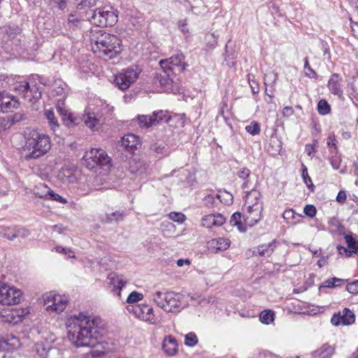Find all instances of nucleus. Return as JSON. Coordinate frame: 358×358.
Listing matches in <instances>:
<instances>
[{
	"label": "nucleus",
	"mask_w": 358,
	"mask_h": 358,
	"mask_svg": "<svg viewBox=\"0 0 358 358\" xmlns=\"http://www.w3.org/2000/svg\"><path fill=\"white\" fill-rule=\"evenodd\" d=\"M69 341L76 347H94L102 337V321L83 313L73 315L66 320Z\"/></svg>",
	"instance_id": "1"
},
{
	"label": "nucleus",
	"mask_w": 358,
	"mask_h": 358,
	"mask_svg": "<svg viewBox=\"0 0 358 358\" xmlns=\"http://www.w3.org/2000/svg\"><path fill=\"white\" fill-rule=\"evenodd\" d=\"M90 40L93 52L104 60L115 58L122 52V41L113 34L94 31L91 32Z\"/></svg>",
	"instance_id": "2"
},
{
	"label": "nucleus",
	"mask_w": 358,
	"mask_h": 358,
	"mask_svg": "<svg viewBox=\"0 0 358 358\" xmlns=\"http://www.w3.org/2000/svg\"><path fill=\"white\" fill-rule=\"evenodd\" d=\"M51 145L50 138L48 135L31 131L26 138L23 147L24 158L27 160L39 159L49 152Z\"/></svg>",
	"instance_id": "3"
},
{
	"label": "nucleus",
	"mask_w": 358,
	"mask_h": 358,
	"mask_svg": "<svg viewBox=\"0 0 358 358\" xmlns=\"http://www.w3.org/2000/svg\"><path fill=\"white\" fill-rule=\"evenodd\" d=\"M152 299L167 313H179L187 306L185 295L173 292L157 291L152 294Z\"/></svg>",
	"instance_id": "4"
},
{
	"label": "nucleus",
	"mask_w": 358,
	"mask_h": 358,
	"mask_svg": "<svg viewBox=\"0 0 358 358\" xmlns=\"http://www.w3.org/2000/svg\"><path fill=\"white\" fill-rule=\"evenodd\" d=\"M88 20L96 27H111L117 22V14L111 7L99 8L89 12Z\"/></svg>",
	"instance_id": "5"
},
{
	"label": "nucleus",
	"mask_w": 358,
	"mask_h": 358,
	"mask_svg": "<svg viewBox=\"0 0 358 358\" xmlns=\"http://www.w3.org/2000/svg\"><path fill=\"white\" fill-rule=\"evenodd\" d=\"M86 167L92 170L97 167L108 171L110 167V159L102 149L92 148L85 152L83 157Z\"/></svg>",
	"instance_id": "6"
},
{
	"label": "nucleus",
	"mask_w": 358,
	"mask_h": 358,
	"mask_svg": "<svg viewBox=\"0 0 358 358\" xmlns=\"http://www.w3.org/2000/svg\"><path fill=\"white\" fill-rule=\"evenodd\" d=\"M141 69L137 66H133L122 70L115 76L114 82L121 90H127L139 77Z\"/></svg>",
	"instance_id": "7"
},
{
	"label": "nucleus",
	"mask_w": 358,
	"mask_h": 358,
	"mask_svg": "<svg viewBox=\"0 0 358 358\" xmlns=\"http://www.w3.org/2000/svg\"><path fill=\"white\" fill-rule=\"evenodd\" d=\"M52 96H59L57 99V110L63 116L64 119H67L73 122L72 115L64 107V99L67 96V85L61 80H55L52 85Z\"/></svg>",
	"instance_id": "8"
},
{
	"label": "nucleus",
	"mask_w": 358,
	"mask_h": 358,
	"mask_svg": "<svg viewBox=\"0 0 358 358\" xmlns=\"http://www.w3.org/2000/svg\"><path fill=\"white\" fill-rule=\"evenodd\" d=\"M127 310L142 321L152 324H157V318L154 315L153 308L148 304L128 305Z\"/></svg>",
	"instance_id": "9"
},
{
	"label": "nucleus",
	"mask_w": 358,
	"mask_h": 358,
	"mask_svg": "<svg viewBox=\"0 0 358 358\" xmlns=\"http://www.w3.org/2000/svg\"><path fill=\"white\" fill-rule=\"evenodd\" d=\"M44 303L48 312L60 313L66 308L69 299L65 296L56 294L52 292L43 296Z\"/></svg>",
	"instance_id": "10"
},
{
	"label": "nucleus",
	"mask_w": 358,
	"mask_h": 358,
	"mask_svg": "<svg viewBox=\"0 0 358 358\" xmlns=\"http://www.w3.org/2000/svg\"><path fill=\"white\" fill-rule=\"evenodd\" d=\"M184 55L180 52L173 55L169 59L161 60L159 64L166 76H169L173 68H178L180 72L185 70L187 65L184 62Z\"/></svg>",
	"instance_id": "11"
},
{
	"label": "nucleus",
	"mask_w": 358,
	"mask_h": 358,
	"mask_svg": "<svg viewBox=\"0 0 358 358\" xmlns=\"http://www.w3.org/2000/svg\"><path fill=\"white\" fill-rule=\"evenodd\" d=\"M22 299V292L15 287H10L5 284V289L1 301V305L12 306L20 303Z\"/></svg>",
	"instance_id": "12"
},
{
	"label": "nucleus",
	"mask_w": 358,
	"mask_h": 358,
	"mask_svg": "<svg viewBox=\"0 0 358 358\" xmlns=\"http://www.w3.org/2000/svg\"><path fill=\"white\" fill-rule=\"evenodd\" d=\"M343 78L337 73H333L327 83V87L330 93L337 96L338 99H343Z\"/></svg>",
	"instance_id": "13"
},
{
	"label": "nucleus",
	"mask_w": 358,
	"mask_h": 358,
	"mask_svg": "<svg viewBox=\"0 0 358 358\" xmlns=\"http://www.w3.org/2000/svg\"><path fill=\"white\" fill-rule=\"evenodd\" d=\"M355 315L352 310L348 308H345L342 313L339 312L334 314L331 319V322L334 326L350 325L355 322Z\"/></svg>",
	"instance_id": "14"
},
{
	"label": "nucleus",
	"mask_w": 358,
	"mask_h": 358,
	"mask_svg": "<svg viewBox=\"0 0 358 358\" xmlns=\"http://www.w3.org/2000/svg\"><path fill=\"white\" fill-rule=\"evenodd\" d=\"M263 209L257 208H249L245 207L243 209V217L246 225L252 227L255 225L262 218V213Z\"/></svg>",
	"instance_id": "15"
},
{
	"label": "nucleus",
	"mask_w": 358,
	"mask_h": 358,
	"mask_svg": "<svg viewBox=\"0 0 358 358\" xmlns=\"http://www.w3.org/2000/svg\"><path fill=\"white\" fill-rule=\"evenodd\" d=\"M19 106L18 101L10 94L6 92H0V111L8 113L17 108Z\"/></svg>",
	"instance_id": "16"
},
{
	"label": "nucleus",
	"mask_w": 358,
	"mask_h": 358,
	"mask_svg": "<svg viewBox=\"0 0 358 358\" xmlns=\"http://www.w3.org/2000/svg\"><path fill=\"white\" fill-rule=\"evenodd\" d=\"M262 198V196L261 192L255 189L248 192L245 200V207L252 208H257L259 206V208L263 209V202Z\"/></svg>",
	"instance_id": "17"
},
{
	"label": "nucleus",
	"mask_w": 358,
	"mask_h": 358,
	"mask_svg": "<svg viewBox=\"0 0 358 358\" xmlns=\"http://www.w3.org/2000/svg\"><path fill=\"white\" fill-rule=\"evenodd\" d=\"M85 124L92 130H97L102 122V115L87 111L83 117Z\"/></svg>",
	"instance_id": "18"
},
{
	"label": "nucleus",
	"mask_w": 358,
	"mask_h": 358,
	"mask_svg": "<svg viewBox=\"0 0 358 358\" xmlns=\"http://www.w3.org/2000/svg\"><path fill=\"white\" fill-rule=\"evenodd\" d=\"M20 346V339L14 335L0 338V350L8 351Z\"/></svg>",
	"instance_id": "19"
},
{
	"label": "nucleus",
	"mask_w": 358,
	"mask_h": 358,
	"mask_svg": "<svg viewBox=\"0 0 358 358\" xmlns=\"http://www.w3.org/2000/svg\"><path fill=\"white\" fill-rule=\"evenodd\" d=\"M110 284L113 286V292L120 296L121 290L127 284V280L122 275L116 273H110L108 277Z\"/></svg>",
	"instance_id": "20"
},
{
	"label": "nucleus",
	"mask_w": 358,
	"mask_h": 358,
	"mask_svg": "<svg viewBox=\"0 0 358 358\" xmlns=\"http://www.w3.org/2000/svg\"><path fill=\"white\" fill-rule=\"evenodd\" d=\"M225 222L224 217L221 214H210L204 216L201 219V224L206 228H210L213 226L219 227Z\"/></svg>",
	"instance_id": "21"
},
{
	"label": "nucleus",
	"mask_w": 358,
	"mask_h": 358,
	"mask_svg": "<svg viewBox=\"0 0 358 358\" xmlns=\"http://www.w3.org/2000/svg\"><path fill=\"white\" fill-rule=\"evenodd\" d=\"M129 169L131 173L142 177L147 173L148 165L143 160L134 158L129 161Z\"/></svg>",
	"instance_id": "22"
},
{
	"label": "nucleus",
	"mask_w": 358,
	"mask_h": 358,
	"mask_svg": "<svg viewBox=\"0 0 358 358\" xmlns=\"http://www.w3.org/2000/svg\"><path fill=\"white\" fill-rule=\"evenodd\" d=\"M20 32L17 26H3L0 29V38L4 42L13 41Z\"/></svg>",
	"instance_id": "23"
},
{
	"label": "nucleus",
	"mask_w": 358,
	"mask_h": 358,
	"mask_svg": "<svg viewBox=\"0 0 358 358\" xmlns=\"http://www.w3.org/2000/svg\"><path fill=\"white\" fill-rule=\"evenodd\" d=\"M83 20L80 15L76 13H70L68 15L67 20L64 24L66 29L69 31H76L81 29Z\"/></svg>",
	"instance_id": "24"
},
{
	"label": "nucleus",
	"mask_w": 358,
	"mask_h": 358,
	"mask_svg": "<svg viewBox=\"0 0 358 358\" xmlns=\"http://www.w3.org/2000/svg\"><path fill=\"white\" fill-rule=\"evenodd\" d=\"M162 348L169 355H174L178 352V343L172 336H166L164 339Z\"/></svg>",
	"instance_id": "25"
},
{
	"label": "nucleus",
	"mask_w": 358,
	"mask_h": 358,
	"mask_svg": "<svg viewBox=\"0 0 358 358\" xmlns=\"http://www.w3.org/2000/svg\"><path fill=\"white\" fill-rule=\"evenodd\" d=\"M41 345H38L36 350L41 357H45V358H63L62 352L55 348H49L46 350L44 348H41Z\"/></svg>",
	"instance_id": "26"
},
{
	"label": "nucleus",
	"mask_w": 358,
	"mask_h": 358,
	"mask_svg": "<svg viewBox=\"0 0 358 358\" xmlns=\"http://www.w3.org/2000/svg\"><path fill=\"white\" fill-rule=\"evenodd\" d=\"M121 142L125 149H132L139 144V138L133 134H128L122 138Z\"/></svg>",
	"instance_id": "27"
},
{
	"label": "nucleus",
	"mask_w": 358,
	"mask_h": 358,
	"mask_svg": "<svg viewBox=\"0 0 358 358\" xmlns=\"http://www.w3.org/2000/svg\"><path fill=\"white\" fill-rule=\"evenodd\" d=\"M210 245L216 252L224 251L229 248L230 241L224 238H214L210 241Z\"/></svg>",
	"instance_id": "28"
},
{
	"label": "nucleus",
	"mask_w": 358,
	"mask_h": 358,
	"mask_svg": "<svg viewBox=\"0 0 358 358\" xmlns=\"http://www.w3.org/2000/svg\"><path fill=\"white\" fill-rule=\"evenodd\" d=\"M275 248V241H273L268 244H262L257 247V252L259 256L270 257Z\"/></svg>",
	"instance_id": "29"
},
{
	"label": "nucleus",
	"mask_w": 358,
	"mask_h": 358,
	"mask_svg": "<svg viewBox=\"0 0 358 358\" xmlns=\"http://www.w3.org/2000/svg\"><path fill=\"white\" fill-rule=\"evenodd\" d=\"M150 150L155 157L159 159L163 158L169 155L168 148L162 144L154 143L151 145Z\"/></svg>",
	"instance_id": "30"
},
{
	"label": "nucleus",
	"mask_w": 358,
	"mask_h": 358,
	"mask_svg": "<svg viewBox=\"0 0 358 358\" xmlns=\"http://www.w3.org/2000/svg\"><path fill=\"white\" fill-rule=\"evenodd\" d=\"M334 352V350L331 346L325 344L315 352L314 356L316 358H330Z\"/></svg>",
	"instance_id": "31"
},
{
	"label": "nucleus",
	"mask_w": 358,
	"mask_h": 358,
	"mask_svg": "<svg viewBox=\"0 0 358 358\" xmlns=\"http://www.w3.org/2000/svg\"><path fill=\"white\" fill-rule=\"evenodd\" d=\"M155 119H153L152 115H138L136 117V121L141 128H148L152 125H155Z\"/></svg>",
	"instance_id": "32"
},
{
	"label": "nucleus",
	"mask_w": 358,
	"mask_h": 358,
	"mask_svg": "<svg viewBox=\"0 0 358 358\" xmlns=\"http://www.w3.org/2000/svg\"><path fill=\"white\" fill-rule=\"evenodd\" d=\"M275 313L273 310L267 309L261 312L259 320L264 324H270L274 321Z\"/></svg>",
	"instance_id": "33"
},
{
	"label": "nucleus",
	"mask_w": 358,
	"mask_h": 358,
	"mask_svg": "<svg viewBox=\"0 0 358 358\" xmlns=\"http://www.w3.org/2000/svg\"><path fill=\"white\" fill-rule=\"evenodd\" d=\"M44 115H45L46 119L48 120V123L50 127V129L53 131H55L56 129L59 128V125L58 124L57 120L52 110H45Z\"/></svg>",
	"instance_id": "34"
},
{
	"label": "nucleus",
	"mask_w": 358,
	"mask_h": 358,
	"mask_svg": "<svg viewBox=\"0 0 358 358\" xmlns=\"http://www.w3.org/2000/svg\"><path fill=\"white\" fill-rule=\"evenodd\" d=\"M230 223L231 225L237 227L238 229L241 232L246 231V227L242 224L241 213L239 212H236L231 215Z\"/></svg>",
	"instance_id": "35"
},
{
	"label": "nucleus",
	"mask_w": 358,
	"mask_h": 358,
	"mask_svg": "<svg viewBox=\"0 0 358 358\" xmlns=\"http://www.w3.org/2000/svg\"><path fill=\"white\" fill-rule=\"evenodd\" d=\"M152 115L153 116V119H155V124L159 123L160 122H164L167 123L171 120V117L168 114L167 111H155Z\"/></svg>",
	"instance_id": "36"
},
{
	"label": "nucleus",
	"mask_w": 358,
	"mask_h": 358,
	"mask_svg": "<svg viewBox=\"0 0 358 358\" xmlns=\"http://www.w3.org/2000/svg\"><path fill=\"white\" fill-rule=\"evenodd\" d=\"M317 111L322 115H327L331 111V106L325 99H321L317 103Z\"/></svg>",
	"instance_id": "37"
},
{
	"label": "nucleus",
	"mask_w": 358,
	"mask_h": 358,
	"mask_svg": "<svg viewBox=\"0 0 358 358\" xmlns=\"http://www.w3.org/2000/svg\"><path fill=\"white\" fill-rule=\"evenodd\" d=\"M41 197H44L48 199H51L53 201H58L61 203H66L67 201L66 199L63 198L58 194L55 193L53 191L48 189L47 194L45 195H40Z\"/></svg>",
	"instance_id": "38"
},
{
	"label": "nucleus",
	"mask_w": 358,
	"mask_h": 358,
	"mask_svg": "<svg viewBox=\"0 0 358 358\" xmlns=\"http://www.w3.org/2000/svg\"><path fill=\"white\" fill-rule=\"evenodd\" d=\"M29 92L32 94V95H30L29 97L35 98L36 101L39 99L41 96V90L40 88L36 85V83H34V82L32 81V80L29 79Z\"/></svg>",
	"instance_id": "39"
},
{
	"label": "nucleus",
	"mask_w": 358,
	"mask_h": 358,
	"mask_svg": "<svg viewBox=\"0 0 358 358\" xmlns=\"http://www.w3.org/2000/svg\"><path fill=\"white\" fill-rule=\"evenodd\" d=\"M345 242L348 245V247L350 249L352 253H357L358 252V241L350 235H346L345 236Z\"/></svg>",
	"instance_id": "40"
},
{
	"label": "nucleus",
	"mask_w": 358,
	"mask_h": 358,
	"mask_svg": "<svg viewBox=\"0 0 358 358\" xmlns=\"http://www.w3.org/2000/svg\"><path fill=\"white\" fill-rule=\"evenodd\" d=\"M143 299V294L136 291H133L129 294L127 299V302L129 305L136 304L137 302L141 301Z\"/></svg>",
	"instance_id": "41"
},
{
	"label": "nucleus",
	"mask_w": 358,
	"mask_h": 358,
	"mask_svg": "<svg viewBox=\"0 0 358 358\" xmlns=\"http://www.w3.org/2000/svg\"><path fill=\"white\" fill-rule=\"evenodd\" d=\"M123 211H115L106 215V220L108 222H118L122 220L124 217Z\"/></svg>",
	"instance_id": "42"
},
{
	"label": "nucleus",
	"mask_w": 358,
	"mask_h": 358,
	"mask_svg": "<svg viewBox=\"0 0 358 358\" xmlns=\"http://www.w3.org/2000/svg\"><path fill=\"white\" fill-rule=\"evenodd\" d=\"M245 130L248 133L252 136L257 135L260 133V125L257 121H252L250 124L245 127Z\"/></svg>",
	"instance_id": "43"
},
{
	"label": "nucleus",
	"mask_w": 358,
	"mask_h": 358,
	"mask_svg": "<svg viewBox=\"0 0 358 358\" xmlns=\"http://www.w3.org/2000/svg\"><path fill=\"white\" fill-rule=\"evenodd\" d=\"M198 343V338L195 333L189 332L185 336V344L187 346L194 347Z\"/></svg>",
	"instance_id": "44"
},
{
	"label": "nucleus",
	"mask_w": 358,
	"mask_h": 358,
	"mask_svg": "<svg viewBox=\"0 0 358 358\" xmlns=\"http://www.w3.org/2000/svg\"><path fill=\"white\" fill-rule=\"evenodd\" d=\"M216 197L220 199V202L229 205L232 203L233 196L227 192H220L216 194Z\"/></svg>",
	"instance_id": "45"
},
{
	"label": "nucleus",
	"mask_w": 358,
	"mask_h": 358,
	"mask_svg": "<svg viewBox=\"0 0 358 358\" xmlns=\"http://www.w3.org/2000/svg\"><path fill=\"white\" fill-rule=\"evenodd\" d=\"M1 234L3 237L10 241H13L16 238V227L4 229L1 231Z\"/></svg>",
	"instance_id": "46"
},
{
	"label": "nucleus",
	"mask_w": 358,
	"mask_h": 358,
	"mask_svg": "<svg viewBox=\"0 0 358 358\" xmlns=\"http://www.w3.org/2000/svg\"><path fill=\"white\" fill-rule=\"evenodd\" d=\"M29 83L26 80L16 82L13 85L15 91L17 92L20 94H22L26 91L27 87H29Z\"/></svg>",
	"instance_id": "47"
},
{
	"label": "nucleus",
	"mask_w": 358,
	"mask_h": 358,
	"mask_svg": "<svg viewBox=\"0 0 358 358\" xmlns=\"http://www.w3.org/2000/svg\"><path fill=\"white\" fill-rule=\"evenodd\" d=\"M248 81L251 88L252 92L253 94H256L259 93V84L255 80V76L253 74L248 75Z\"/></svg>",
	"instance_id": "48"
},
{
	"label": "nucleus",
	"mask_w": 358,
	"mask_h": 358,
	"mask_svg": "<svg viewBox=\"0 0 358 358\" xmlns=\"http://www.w3.org/2000/svg\"><path fill=\"white\" fill-rule=\"evenodd\" d=\"M97 0H75L76 6L79 9H83L85 7L94 6Z\"/></svg>",
	"instance_id": "49"
},
{
	"label": "nucleus",
	"mask_w": 358,
	"mask_h": 358,
	"mask_svg": "<svg viewBox=\"0 0 358 358\" xmlns=\"http://www.w3.org/2000/svg\"><path fill=\"white\" fill-rule=\"evenodd\" d=\"M301 176L303 178L304 183L306 185L308 188L313 189L314 187V185L312 182L311 178L308 176V169H307L306 166H305L304 165H303V167L302 169Z\"/></svg>",
	"instance_id": "50"
},
{
	"label": "nucleus",
	"mask_w": 358,
	"mask_h": 358,
	"mask_svg": "<svg viewBox=\"0 0 358 358\" xmlns=\"http://www.w3.org/2000/svg\"><path fill=\"white\" fill-rule=\"evenodd\" d=\"M169 217L171 220L178 223H182L186 220V217L183 213L176 212L171 213Z\"/></svg>",
	"instance_id": "51"
},
{
	"label": "nucleus",
	"mask_w": 358,
	"mask_h": 358,
	"mask_svg": "<svg viewBox=\"0 0 358 358\" xmlns=\"http://www.w3.org/2000/svg\"><path fill=\"white\" fill-rule=\"evenodd\" d=\"M346 290L352 294H358V280L348 283L346 286Z\"/></svg>",
	"instance_id": "52"
},
{
	"label": "nucleus",
	"mask_w": 358,
	"mask_h": 358,
	"mask_svg": "<svg viewBox=\"0 0 358 358\" xmlns=\"http://www.w3.org/2000/svg\"><path fill=\"white\" fill-rule=\"evenodd\" d=\"M303 213L310 217L315 216L317 210L313 205H306L303 208Z\"/></svg>",
	"instance_id": "53"
},
{
	"label": "nucleus",
	"mask_w": 358,
	"mask_h": 358,
	"mask_svg": "<svg viewBox=\"0 0 358 358\" xmlns=\"http://www.w3.org/2000/svg\"><path fill=\"white\" fill-rule=\"evenodd\" d=\"M304 69L309 71L308 73H306V75L310 78H315L317 76L316 72L310 66L308 58H304Z\"/></svg>",
	"instance_id": "54"
},
{
	"label": "nucleus",
	"mask_w": 358,
	"mask_h": 358,
	"mask_svg": "<svg viewBox=\"0 0 358 358\" xmlns=\"http://www.w3.org/2000/svg\"><path fill=\"white\" fill-rule=\"evenodd\" d=\"M329 160L334 169L338 170L340 168L341 163V158L340 156H332L330 157Z\"/></svg>",
	"instance_id": "55"
},
{
	"label": "nucleus",
	"mask_w": 358,
	"mask_h": 358,
	"mask_svg": "<svg viewBox=\"0 0 358 358\" xmlns=\"http://www.w3.org/2000/svg\"><path fill=\"white\" fill-rule=\"evenodd\" d=\"M30 234L29 231L22 227H16V238H25Z\"/></svg>",
	"instance_id": "56"
},
{
	"label": "nucleus",
	"mask_w": 358,
	"mask_h": 358,
	"mask_svg": "<svg viewBox=\"0 0 358 358\" xmlns=\"http://www.w3.org/2000/svg\"><path fill=\"white\" fill-rule=\"evenodd\" d=\"M318 141L314 140L312 144H307L305 148V151L308 156H311L313 153L316 152L315 147L317 146Z\"/></svg>",
	"instance_id": "57"
},
{
	"label": "nucleus",
	"mask_w": 358,
	"mask_h": 358,
	"mask_svg": "<svg viewBox=\"0 0 358 358\" xmlns=\"http://www.w3.org/2000/svg\"><path fill=\"white\" fill-rule=\"evenodd\" d=\"M337 140L334 135L329 136L327 139V145L330 148V149L334 148L335 152H337Z\"/></svg>",
	"instance_id": "58"
},
{
	"label": "nucleus",
	"mask_w": 358,
	"mask_h": 358,
	"mask_svg": "<svg viewBox=\"0 0 358 358\" xmlns=\"http://www.w3.org/2000/svg\"><path fill=\"white\" fill-rule=\"evenodd\" d=\"M204 206L208 208H211L214 206L215 197L212 194L206 196L203 199Z\"/></svg>",
	"instance_id": "59"
},
{
	"label": "nucleus",
	"mask_w": 358,
	"mask_h": 358,
	"mask_svg": "<svg viewBox=\"0 0 358 358\" xmlns=\"http://www.w3.org/2000/svg\"><path fill=\"white\" fill-rule=\"evenodd\" d=\"M339 287V284H336L334 281H333V278H329L326 280L322 285H320V288L327 287V288H334Z\"/></svg>",
	"instance_id": "60"
},
{
	"label": "nucleus",
	"mask_w": 358,
	"mask_h": 358,
	"mask_svg": "<svg viewBox=\"0 0 358 358\" xmlns=\"http://www.w3.org/2000/svg\"><path fill=\"white\" fill-rule=\"evenodd\" d=\"M55 250L57 252L64 253V254L68 255L69 257H74V255H73V252L69 248H65L62 246H57L55 248Z\"/></svg>",
	"instance_id": "61"
},
{
	"label": "nucleus",
	"mask_w": 358,
	"mask_h": 358,
	"mask_svg": "<svg viewBox=\"0 0 358 358\" xmlns=\"http://www.w3.org/2000/svg\"><path fill=\"white\" fill-rule=\"evenodd\" d=\"M347 199L346 193L344 190H340L336 196V201L339 203H343Z\"/></svg>",
	"instance_id": "62"
},
{
	"label": "nucleus",
	"mask_w": 358,
	"mask_h": 358,
	"mask_svg": "<svg viewBox=\"0 0 358 358\" xmlns=\"http://www.w3.org/2000/svg\"><path fill=\"white\" fill-rule=\"evenodd\" d=\"M295 216L294 211L292 209H288L284 211L282 217L285 220L294 219Z\"/></svg>",
	"instance_id": "63"
},
{
	"label": "nucleus",
	"mask_w": 358,
	"mask_h": 358,
	"mask_svg": "<svg viewBox=\"0 0 358 358\" xmlns=\"http://www.w3.org/2000/svg\"><path fill=\"white\" fill-rule=\"evenodd\" d=\"M250 174V171L247 168H243L238 172V176L242 179L247 178Z\"/></svg>",
	"instance_id": "64"
}]
</instances>
